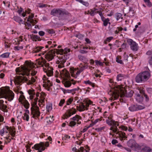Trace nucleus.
<instances>
[{
  "mask_svg": "<svg viewBox=\"0 0 152 152\" xmlns=\"http://www.w3.org/2000/svg\"><path fill=\"white\" fill-rule=\"evenodd\" d=\"M46 108L47 111L48 112L51 110L52 109V104H47Z\"/></svg>",
  "mask_w": 152,
  "mask_h": 152,
  "instance_id": "29",
  "label": "nucleus"
},
{
  "mask_svg": "<svg viewBox=\"0 0 152 152\" xmlns=\"http://www.w3.org/2000/svg\"><path fill=\"white\" fill-rule=\"evenodd\" d=\"M150 75V73L148 71L140 73L135 77L136 82L137 83H144L149 79Z\"/></svg>",
  "mask_w": 152,
  "mask_h": 152,
  "instance_id": "3",
  "label": "nucleus"
},
{
  "mask_svg": "<svg viewBox=\"0 0 152 152\" xmlns=\"http://www.w3.org/2000/svg\"><path fill=\"white\" fill-rule=\"evenodd\" d=\"M37 72L35 71L34 69H32L31 71V75L32 76H34L35 75L37 74Z\"/></svg>",
  "mask_w": 152,
  "mask_h": 152,
  "instance_id": "48",
  "label": "nucleus"
},
{
  "mask_svg": "<svg viewBox=\"0 0 152 152\" xmlns=\"http://www.w3.org/2000/svg\"><path fill=\"white\" fill-rule=\"evenodd\" d=\"M69 14L68 12L64 9H53L51 12L50 14L58 17L59 20H64Z\"/></svg>",
  "mask_w": 152,
  "mask_h": 152,
  "instance_id": "1",
  "label": "nucleus"
},
{
  "mask_svg": "<svg viewBox=\"0 0 152 152\" xmlns=\"http://www.w3.org/2000/svg\"><path fill=\"white\" fill-rule=\"evenodd\" d=\"M131 0H123L124 2L126 3L127 5L128 4L129 2L131 1Z\"/></svg>",
  "mask_w": 152,
  "mask_h": 152,
  "instance_id": "63",
  "label": "nucleus"
},
{
  "mask_svg": "<svg viewBox=\"0 0 152 152\" xmlns=\"http://www.w3.org/2000/svg\"><path fill=\"white\" fill-rule=\"evenodd\" d=\"M3 93L5 96V98L8 99L9 101H11L13 99L14 96V94L12 91L10 89L5 90Z\"/></svg>",
  "mask_w": 152,
  "mask_h": 152,
  "instance_id": "7",
  "label": "nucleus"
},
{
  "mask_svg": "<svg viewBox=\"0 0 152 152\" xmlns=\"http://www.w3.org/2000/svg\"><path fill=\"white\" fill-rule=\"evenodd\" d=\"M63 72L65 77L67 78H69L70 77V74L69 72L65 69L63 70Z\"/></svg>",
  "mask_w": 152,
  "mask_h": 152,
  "instance_id": "27",
  "label": "nucleus"
},
{
  "mask_svg": "<svg viewBox=\"0 0 152 152\" xmlns=\"http://www.w3.org/2000/svg\"><path fill=\"white\" fill-rule=\"evenodd\" d=\"M70 137V136H69L68 135L65 134L64 135V137H62V139L63 140H66L68 138L69 139Z\"/></svg>",
  "mask_w": 152,
  "mask_h": 152,
  "instance_id": "55",
  "label": "nucleus"
},
{
  "mask_svg": "<svg viewBox=\"0 0 152 152\" xmlns=\"http://www.w3.org/2000/svg\"><path fill=\"white\" fill-rule=\"evenodd\" d=\"M47 31L50 34H53L55 32L53 29H47Z\"/></svg>",
  "mask_w": 152,
  "mask_h": 152,
  "instance_id": "50",
  "label": "nucleus"
},
{
  "mask_svg": "<svg viewBox=\"0 0 152 152\" xmlns=\"http://www.w3.org/2000/svg\"><path fill=\"white\" fill-rule=\"evenodd\" d=\"M96 10V9H94V10H91V11L90 12L89 11L88 12V13L91 16H94V11Z\"/></svg>",
  "mask_w": 152,
  "mask_h": 152,
  "instance_id": "39",
  "label": "nucleus"
},
{
  "mask_svg": "<svg viewBox=\"0 0 152 152\" xmlns=\"http://www.w3.org/2000/svg\"><path fill=\"white\" fill-rule=\"evenodd\" d=\"M39 35L41 36H44L45 34V33L42 31H40L39 32Z\"/></svg>",
  "mask_w": 152,
  "mask_h": 152,
  "instance_id": "56",
  "label": "nucleus"
},
{
  "mask_svg": "<svg viewBox=\"0 0 152 152\" xmlns=\"http://www.w3.org/2000/svg\"><path fill=\"white\" fill-rule=\"evenodd\" d=\"M4 101L0 100V109L2 110L4 112H7L8 110L6 109L7 106L3 104Z\"/></svg>",
  "mask_w": 152,
  "mask_h": 152,
  "instance_id": "17",
  "label": "nucleus"
},
{
  "mask_svg": "<svg viewBox=\"0 0 152 152\" xmlns=\"http://www.w3.org/2000/svg\"><path fill=\"white\" fill-rule=\"evenodd\" d=\"M10 54L9 53H6L1 55L0 57L3 58H7L9 57Z\"/></svg>",
  "mask_w": 152,
  "mask_h": 152,
  "instance_id": "32",
  "label": "nucleus"
},
{
  "mask_svg": "<svg viewBox=\"0 0 152 152\" xmlns=\"http://www.w3.org/2000/svg\"><path fill=\"white\" fill-rule=\"evenodd\" d=\"M66 79H64V80L62 81V82L66 87H69L71 86L72 84L70 81H66Z\"/></svg>",
  "mask_w": 152,
  "mask_h": 152,
  "instance_id": "19",
  "label": "nucleus"
},
{
  "mask_svg": "<svg viewBox=\"0 0 152 152\" xmlns=\"http://www.w3.org/2000/svg\"><path fill=\"white\" fill-rule=\"evenodd\" d=\"M76 112V110L75 109V108H74L73 107L67 110L66 113L64 115V116L65 117L64 119H65V118H67L69 117L72 115L75 114Z\"/></svg>",
  "mask_w": 152,
  "mask_h": 152,
  "instance_id": "12",
  "label": "nucleus"
},
{
  "mask_svg": "<svg viewBox=\"0 0 152 152\" xmlns=\"http://www.w3.org/2000/svg\"><path fill=\"white\" fill-rule=\"evenodd\" d=\"M30 38L33 41H37V40L38 41H41V39L40 37L38 36L32 35H28Z\"/></svg>",
  "mask_w": 152,
  "mask_h": 152,
  "instance_id": "18",
  "label": "nucleus"
},
{
  "mask_svg": "<svg viewBox=\"0 0 152 152\" xmlns=\"http://www.w3.org/2000/svg\"><path fill=\"white\" fill-rule=\"evenodd\" d=\"M126 45H127V44L126 43H123L121 45V48H120V49H125V48H126Z\"/></svg>",
  "mask_w": 152,
  "mask_h": 152,
  "instance_id": "51",
  "label": "nucleus"
},
{
  "mask_svg": "<svg viewBox=\"0 0 152 152\" xmlns=\"http://www.w3.org/2000/svg\"><path fill=\"white\" fill-rule=\"evenodd\" d=\"M13 18L15 21L19 23L20 24V22H23L22 23L23 24V23L24 22L23 20L20 17L18 16H14L13 17Z\"/></svg>",
  "mask_w": 152,
  "mask_h": 152,
  "instance_id": "21",
  "label": "nucleus"
},
{
  "mask_svg": "<svg viewBox=\"0 0 152 152\" xmlns=\"http://www.w3.org/2000/svg\"><path fill=\"white\" fill-rule=\"evenodd\" d=\"M109 21V20L108 18L106 19L105 20L103 21L104 25V26H107Z\"/></svg>",
  "mask_w": 152,
  "mask_h": 152,
  "instance_id": "41",
  "label": "nucleus"
},
{
  "mask_svg": "<svg viewBox=\"0 0 152 152\" xmlns=\"http://www.w3.org/2000/svg\"><path fill=\"white\" fill-rule=\"evenodd\" d=\"M31 113L32 115V117L36 118H38L40 116L39 108L37 106L32 107L31 108Z\"/></svg>",
  "mask_w": 152,
  "mask_h": 152,
  "instance_id": "8",
  "label": "nucleus"
},
{
  "mask_svg": "<svg viewBox=\"0 0 152 152\" xmlns=\"http://www.w3.org/2000/svg\"><path fill=\"white\" fill-rule=\"evenodd\" d=\"M31 71V69L27 67H24L22 68V70H20L18 68L16 69V71L17 72H20L19 74L21 75L24 76L26 75L27 76H29L30 75V72Z\"/></svg>",
  "mask_w": 152,
  "mask_h": 152,
  "instance_id": "6",
  "label": "nucleus"
},
{
  "mask_svg": "<svg viewBox=\"0 0 152 152\" xmlns=\"http://www.w3.org/2000/svg\"><path fill=\"white\" fill-rule=\"evenodd\" d=\"M84 83L86 84H88L91 86L93 88L94 87V84L89 80L84 81Z\"/></svg>",
  "mask_w": 152,
  "mask_h": 152,
  "instance_id": "33",
  "label": "nucleus"
},
{
  "mask_svg": "<svg viewBox=\"0 0 152 152\" xmlns=\"http://www.w3.org/2000/svg\"><path fill=\"white\" fill-rule=\"evenodd\" d=\"M113 37H107L106 39V41H104V42H106V41H107L109 42L112 39H113ZM105 43H106V42H105Z\"/></svg>",
  "mask_w": 152,
  "mask_h": 152,
  "instance_id": "54",
  "label": "nucleus"
},
{
  "mask_svg": "<svg viewBox=\"0 0 152 152\" xmlns=\"http://www.w3.org/2000/svg\"><path fill=\"white\" fill-rule=\"evenodd\" d=\"M121 138L125 139L127 138V137L126 136L125 133L124 132H121L119 134Z\"/></svg>",
  "mask_w": 152,
  "mask_h": 152,
  "instance_id": "38",
  "label": "nucleus"
},
{
  "mask_svg": "<svg viewBox=\"0 0 152 152\" xmlns=\"http://www.w3.org/2000/svg\"><path fill=\"white\" fill-rule=\"evenodd\" d=\"M145 107L144 106H142L138 104L132 105L129 107V109L130 111H134L144 109Z\"/></svg>",
  "mask_w": 152,
  "mask_h": 152,
  "instance_id": "11",
  "label": "nucleus"
},
{
  "mask_svg": "<svg viewBox=\"0 0 152 152\" xmlns=\"http://www.w3.org/2000/svg\"><path fill=\"white\" fill-rule=\"evenodd\" d=\"M109 119H107L106 121L107 123L110 126H118V124L116 121H115L114 120L111 119V118L108 117Z\"/></svg>",
  "mask_w": 152,
  "mask_h": 152,
  "instance_id": "14",
  "label": "nucleus"
},
{
  "mask_svg": "<svg viewBox=\"0 0 152 152\" xmlns=\"http://www.w3.org/2000/svg\"><path fill=\"white\" fill-rule=\"evenodd\" d=\"M127 145L129 147L137 148L138 149L140 145L136 143L135 141L133 140H129L127 143Z\"/></svg>",
  "mask_w": 152,
  "mask_h": 152,
  "instance_id": "13",
  "label": "nucleus"
},
{
  "mask_svg": "<svg viewBox=\"0 0 152 152\" xmlns=\"http://www.w3.org/2000/svg\"><path fill=\"white\" fill-rule=\"evenodd\" d=\"M122 16V14L120 13H117L115 15V17L117 20H119L121 18Z\"/></svg>",
  "mask_w": 152,
  "mask_h": 152,
  "instance_id": "37",
  "label": "nucleus"
},
{
  "mask_svg": "<svg viewBox=\"0 0 152 152\" xmlns=\"http://www.w3.org/2000/svg\"><path fill=\"white\" fill-rule=\"evenodd\" d=\"M28 94L30 96V98L31 99H33L34 98L35 94L33 91H31V90H29L28 91Z\"/></svg>",
  "mask_w": 152,
  "mask_h": 152,
  "instance_id": "34",
  "label": "nucleus"
},
{
  "mask_svg": "<svg viewBox=\"0 0 152 152\" xmlns=\"http://www.w3.org/2000/svg\"><path fill=\"white\" fill-rule=\"evenodd\" d=\"M77 108H79L80 109H77L79 111H83L86 108V106L84 105L82 103H81V104L79 105V106H77Z\"/></svg>",
  "mask_w": 152,
  "mask_h": 152,
  "instance_id": "23",
  "label": "nucleus"
},
{
  "mask_svg": "<svg viewBox=\"0 0 152 152\" xmlns=\"http://www.w3.org/2000/svg\"><path fill=\"white\" fill-rule=\"evenodd\" d=\"M129 12H132V14H133L134 13V10H133V9L132 7H129Z\"/></svg>",
  "mask_w": 152,
  "mask_h": 152,
  "instance_id": "64",
  "label": "nucleus"
},
{
  "mask_svg": "<svg viewBox=\"0 0 152 152\" xmlns=\"http://www.w3.org/2000/svg\"><path fill=\"white\" fill-rule=\"evenodd\" d=\"M34 17V14H31V15H30L29 16L28 18L27 19V21L28 22H30V21L33 19L32 18Z\"/></svg>",
  "mask_w": 152,
  "mask_h": 152,
  "instance_id": "45",
  "label": "nucleus"
},
{
  "mask_svg": "<svg viewBox=\"0 0 152 152\" xmlns=\"http://www.w3.org/2000/svg\"><path fill=\"white\" fill-rule=\"evenodd\" d=\"M24 106L26 109H28L29 107V104L27 100L25 101L24 102Z\"/></svg>",
  "mask_w": 152,
  "mask_h": 152,
  "instance_id": "43",
  "label": "nucleus"
},
{
  "mask_svg": "<svg viewBox=\"0 0 152 152\" xmlns=\"http://www.w3.org/2000/svg\"><path fill=\"white\" fill-rule=\"evenodd\" d=\"M23 11V9H22L21 8H20L19 10H18L17 12L20 14V15H21L23 17H24L26 15V11L25 12L23 11V12L21 14V12Z\"/></svg>",
  "mask_w": 152,
  "mask_h": 152,
  "instance_id": "26",
  "label": "nucleus"
},
{
  "mask_svg": "<svg viewBox=\"0 0 152 152\" xmlns=\"http://www.w3.org/2000/svg\"><path fill=\"white\" fill-rule=\"evenodd\" d=\"M116 61L119 63L121 64H123V63L122 61L121 60V56H118L116 58Z\"/></svg>",
  "mask_w": 152,
  "mask_h": 152,
  "instance_id": "31",
  "label": "nucleus"
},
{
  "mask_svg": "<svg viewBox=\"0 0 152 152\" xmlns=\"http://www.w3.org/2000/svg\"><path fill=\"white\" fill-rule=\"evenodd\" d=\"M135 98L137 102L139 103L141 102L143 100L142 96L138 93L135 94Z\"/></svg>",
  "mask_w": 152,
  "mask_h": 152,
  "instance_id": "16",
  "label": "nucleus"
},
{
  "mask_svg": "<svg viewBox=\"0 0 152 152\" xmlns=\"http://www.w3.org/2000/svg\"><path fill=\"white\" fill-rule=\"evenodd\" d=\"M30 22L33 26H34L35 24L37 23V21L36 20H34L33 19H32L30 21Z\"/></svg>",
  "mask_w": 152,
  "mask_h": 152,
  "instance_id": "53",
  "label": "nucleus"
},
{
  "mask_svg": "<svg viewBox=\"0 0 152 152\" xmlns=\"http://www.w3.org/2000/svg\"><path fill=\"white\" fill-rule=\"evenodd\" d=\"M23 118L24 120H26L27 121H28L29 119V116L28 115H24L23 116Z\"/></svg>",
  "mask_w": 152,
  "mask_h": 152,
  "instance_id": "44",
  "label": "nucleus"
},
{
  "mask_svg": "<svg viewBox=\"0 0 152 152\" xmlns=\"http://www.w3.org/2000/svg\"><path fill=\"white\" fill-rule=\"evenodd\" d=\"M60 51L62 53H64V50L62 49L58 50L57 49H54L51 50L48 52L45 56L46 58L49 59V61L52 60L53 58L55 56V53H56L57 54H59Z\"/></svg>",
  "mask_w": 152,
  "mask_h": 152,
  "instance_id": "4",
  "label": "nucleus"
},
{
  "mask_svg": "<svg viewBox=\"0 0 152 152\" xmlns=\"http://www.w3.org/2000/svg\"><path fill=\"white\" fill-rule=\"evenodd\" d=\"M65 101V100L64 99L61 100L59 104V105L60 106H62L64 103Z\"/></svg>",
  "mask_w": 152,
  "mask_h": 152,
  "instance_id": "52",
  "label": "nucleus"
},
{
  "mask_svg": "<svg viewBox=\"0 0 152 152\" xmlns=\"http://www.w3.org/2000/svg\"><path fill=\"white\" fill-rule=\"evenodd\" d=\"M70 119L73 120V121H70L69 124L68 122H67L70 126L73 127L76 125V123L75 121H76L78 124H80L81 123V121H80L81 119V117L79 115H76Z\"/></svg>",
  "mask_w": 152,
  "mask_h": 152,
  "instance_id": "5",
  "label": "nucleus"
},
{
  "mask_svg": "<svg viewBox=\"0 0 152 152\" xmlns=\"http://www.w3.org/2000/svg\"><path fill=\"white\" fill-rule=\"evenodd\" d=\"M112 143L113 145H115V144L118 143L117 140L115 139H113L112 141Z\"/></svg>",
  "mask_w": 152,
  "mask_h": 152,
  "instance_id": "57",
  "label": "nucleus"
},
{
  "mask_svg": "<svg viewBox=\"0 0 152 152\" xmlns=\"http://www.w3.org/2000/svg\"><path fill=\"white\" fill-rule=\"evenodd\" d=\"M73 101V99L71 98H69L66 102V104L69 105L71 104Z\"/></svg>",
  "mask_w": 152,
  "mask_h": 152,
  "instance_id": "49",
  "label": "nucleus"
},
{
  "mask_svg": "<svg viewBox=\"0 0 152 152\" xmlns=\"http://www.w3.org/2000/svg\"><path fill=\"white\" fill-rule=\"evenodd\" d=\"M95 62L96 65H99L100 66H102L103 65L102 63L98 60H95Z\"/></svg>",
  "mask_w": 152,
  "mask_h": 152,
  "instance_id": "47",
  "label": "nucleus"
},
{
  "mask_svg": "<svg viewBox=\"0 0 152 152\" xmlns=\"http://www.w3.org/2000/svg\"><path fill=\"white\" fill-rule=\"evenodd\" d=\"M128 56L127 55H126L125 53H124V59L126 61H128Z\"/></svg>",
  "mask_w": 152,
  "mask_h": 152,
  "instance_id": "59",
  "label": "nucleus"
},
{
  "mask_svg": "<svg viewBox=\"0 0 152 152\" xmlns=\"http://www.w3.org/2000/svg\"><path fill=\"white\" fill-rule=\"evenodd\" d=\"M78 58L80 61L83 62H85L88 61V59L85 56H84L81 55H79L78 56Z\"/></svg>",
  "mask_w": 152,
  "mask_h": 152,
  "instance_id": "24",
  "label": "nucleus"
},
{
  "mask_svg": "<svg viewBox=\"0 0 152 152\" xmlns=\"http://www.w3.org/2000/svg\"><path fill=\"white\" fill-rule=\"evenodd\" d=\"M117 126H115V127H114V130H113V132H115V133H116L117 132L118 130V129L117 127Z\"/></svg>",
  "mask_w": 152,
  "mask_h": 152,
  "instance_id": "62",
  "label": "nucleus"
},
{
  "mask_svg": "<svg viewBox=\"0 0 152 152\" xmlns=\"http://www.w3.org/2000/svg\"><path fill=\"white\" fill-rule=\"evenodd\" d=\"M127 42L128 44L130 45V46L132 44L133 42H134L133 41L132 39H128L127 40Z\"/></svg>",
  "mask_w": 152,
  "mask_h": 152,
  "instance_id": "42",
  "label": "nucleus"
},
{
  "mask_svg": "<svg viewBox=\"0 0 152 152\" xmlns=\"http://www.w3.org/2000/svg\"><path fill=\"white\" fill-rule=\"evenodd\" d=\"M35 79L33 77H31V80H28V78L26 77L21 76L19 77V82L21 83L23 81H28L27 84L28 85L32 84L35 81Z\"/></svg>",
  "mask_w": 152,
  "mask_h": 152,
  "instance_id": "9",
  "label": "nucleus"
},
{
  "mask_svg": "<svg viewBox=\"0 0 152 152\" xmlns=\"http://www.w3.org/2000/svg\"><path fill=\"white\" fill-rule=\"evenodd\" d=\"M123 77V75L119 74L117 75V79L118 81H121L122 80Z\"/></svg>",
  "mask_w": 152,
  "mask_h": 152,
  "instance_id": "36",
  "label": "nucleus"
},
{
  "mask_svg": "<svg viewBox=\"0 0 152 152\" xmlns=\"http://www.w3.org/2000/svg\"><path fill=\"white\" fill-rule=\"evenodd\" d=\"M82 4L83 5H84L86 7H87L89 5V3L88 2H87L84 1H83V2Z\"/></svg>",
  "mask_w": 152,
  "mask_h": 152,
  "instance_id": "60",
  "label": "nucleus"
},
{
  "mask_svg": "<svg viewBox=\"0 0 152 152\" xmlns=\"http://www.w3.org/2000/svg\"><path fill=\"white\" fill-rule=\"evenodd\" d=\"M134 93V92L132 90L129 91L128 92L127 90L124 89H120V91L118 92H113L112 96L115 99H117L119 95L121 97L124 96L127 97H131L132 96Z\"/></svg>",
  "mask_w": 152,
  "mask_h": 152,
  "instance_id": "2",
  "label": "nucleus"
},
{
  "mask_svg": "<svg viewBox=\"0 0 152 152\" xmlns=\"http://www.w3.org/2000/svg\"><path fill=\"white\" fill-rule=\"evenodd\" d=\"M59 61L61 62V64L62 65H64V63L66 62V58H65V56H63L60 57L59 58Z\"/></svg>",
  "mask_w": 152,
  "mask_h": 152,
  "instance_id": "25",
  "label": "nucleus"
},
{
  "mask_svg": "<svg viewBox=\"0 0 152 152\" xmlns=\"http://www.w3.org/2000/svg\"><path fill=\"white\" fill-rule=\"evenodd\" d=\"M40 58L41 59H37L36 64L41 66L42 67H43L44 65L46 67H48L49 66V64L46 63V61L43 58L41 57Z\"/></svg>",
  "mask_w": 152,
  "mask_h": 152,
  "instance_id": "10",
  "label": "nucleus"
},
{
  "mask_svg": "<svg viewBox=\"0 0 152 152\" xmlns=\"http://www.w3.org/2000/svg\"><path fill=\"white\" fill-rule=\"evenodd\" d=\"M142 146L144 147L143 148H141V147L140 145V146L138 148V149H141V151L142 152H150L152 149L149 147H148L144 145H143Z\"/></svg>",
  "mask_w": 152,
  "mask_h": 152,
  "instance_id": "15",
  "label": "nucleus"
},
{
  "mask_svg": "<svg viewBox=\"0 0 152 152\" xmlns=\"http://www.w3.org/2000/svg\"><path fill=\"white\" fill-rule=\"evenodd\" d=\"M43 47H40V46H38L36 47L35 48H34L33 51L34 53H37L39 52L40 50L42 48H43Z\"/></svg>",
  "mask_w": 152,
  "mask_h": 152,
  "instance_id": "28",
  "label": "nucleus"
},
{
  "mask_svg": "<svg viewBox=\"0 0 152 152\" xmlns=\"http://www.w3.org/2000/svg\"><path fill=\"white\" fill-rule=\"evenodd\" d=\"M80 52L82 54L86 53H88V51L83 50H81L80 51Z\"/></svg>",
  "mask_w": 152,
  "mask_h": 152,
  "instance_id": "58",
  "label": "nucleus"
},
{
  "mask_svg": "<svg viewBox=\"0 0 152 152\" xmlns=\"http://www.w3.org/2000/svg\"><path fill=\"white\" fill-rule=\"evenodd\" d=\"M60 89L63 92L64 94L66 93H71L72 92V90H66L64 89L63 88H61Z\"/></svg>",
  "mask_w": 152,
  "mask_h": 152,
  "instance_id": "30",
  "label": "nucleus"
},
{
  "mask_svg": "<svg viewBox=\"0 0 152 152\" xmlns=\"http://www.w3.org/2000/svg\"><path fill=\"white\" fill-rule=\"evenodd\" d=\"M7 130H9V131H10L11 135L12 137H14V136L15 135V131L14 130V129H13L12 128L9 127L8 126L7 127Z\"/></svg>",
  "mask_w": 152,
  "mask_h": 152,
  "instance_id": "22",
  "label": "nucleus"
},
{
  "mask_svg": "<svg viewBox=\"0 0 152 152\" xmlns=\"http://www.w3.org/2000/svg\"><path fill=\"white\" fill-rule=\"evenodd\" d=\"M53 72L52 70H48L47 72V75L48 76H50L53 74Z\"/></svg>",
  "mask_w": 152,
  "mask_h": 152,
  "instance_id": "40",
  "label": "nucleus"
},
{
  "mask_svg": "<svg viewBox=\"0 0 152 152\" xmlns=\"http://www.w3.org/2000/svg\"><path fill=\"white\" fill-rule=\"evenodd\" d=\"M47 82L45 81L44 83H47V86L48 87H50L53 86V84L52 83L50 82V80H48V79H47Z\"/></svg>",
  "mask_w": 152,
  "mask_h": 152,
  "instance_id": "35",
  "label": "nucleus"
},
{
  "mask_svg": "<svg viewBox=\"0 0 152 152\" xmlns=\"http://www.w3.org/2000/svg\"><path fill=\"white\" fill-rule=\"evenodd\" d=\"M75 36L77 37L79 39H82L84 37V36L83 35L80 34H77Z\"/></svg>",
  "mask_w": 152,
  "mask_h": 152,
  "instance_id": "46",
  "label": "nucleus"
},
{
  "mask_svg": "<svg viewBox=\"0 0 152 152\" xmlns=\"http://www.w3.org/2000/svg\"><path fill=\"white\" fill-rule=\"evenodd\" d=\"M131 49L134 51H136L138 49L137 44L135 42H133L132 44L130 46Z\"/></svg>",
  "mask_w": 152,
  "mask_h": 152,
  "instance_id": "20",
  "label": "nucleus"
},
{
  "mask_svg": "<svg viewBox=\"0 0 152 152\" xmlns=\"http://www.w3.org/2000/svg\"><path fill=\"white\" fill-rule=\"evenodd\" d=\"M140 93L141 94V95L142 96V95H144L145 94V92L143 90H139Z\"/></svg>",
  "mask_w": 152,
  "mask_h": 152,
  "instance_id": "61",
  "label": "nucleus"
}]
</instances>
